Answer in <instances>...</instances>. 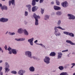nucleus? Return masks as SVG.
I'll return each mask as SVG.
<instances>
[{
	"label": "nucleus",
	"instance_id": "f257e3e1",
	"mask_svg": "<svg viewBox=\"0 0 75 75\" xmlns=\"http://www.w3.org/2000/svg\"><path fill=\"white\" fill-rule=\"evenodd\" d=\"M33 17L35 18V24L36 25H38V18H40V17L39 16H37L35 13H34L33 14Z\"/></svg>",
	"mask_w": 75,
	"mask_h": 75
},
{
	"label": "nucleus",
	"instance_id": "f03ea898",
	"mask_svg": "<svg viewBox=\"0 0 75 75\" xmlns=\"http://www.w3.org/2000/svg\"><path fill=\"white\" fill-rule=\"evenodd\" d=\"M68 16L69 17V20H74L75 19V17L74 16L71 14H68Z\"/></svg>",
	"mask_w": 75,
	"mask_h": 75
},
{
	"label": "nucleus",
	"instance_id": "7ed1b4c3",
	"mask_svg": "<svg viewBox=\"0 0 75 75\" xmlns=\"http://www.w3.org/2000/svg\"><path fill=\"white\" fill-rule=\"evenodd\" d=\"M50 58L48 57H45V59H44V61L47 64H49L50 63Z\"/></svg>",
	"mask_w": 75,
	"mask_h": 75
},
{
	"label": "nucleus",
	"instance_id": "20e7f679",
	"mask_svg": "<svg viewBox=\"0 0 75 75\" xmlns=\"http://www.w3.org/2000/svg\"><path fill=\"white\" fill-rule=\"evenodd\" d=\"M5 64V72H6L7 71L8 72L10 71V69H8V68H9V65H8L7 63H6Z\"/></svg>",
	"mask_w": 75,
	"mask_h": 75
},
{
	"label": "nucleus",
	"instance_id": "39448f33",
	"mask_svg": "<svg viewBox=\"0 0 75 75\" xmlns=\"http://www.w3.org/2000/svg\"><path fill=\"white\" fill-rule=\"evenodd\" d=\"M62 6L63 7H67L68 6V3L67 1L64 2L62 3Z\"/></svg>",
	"mask_w": 75,
	"mask_h": 75
},
{
	"label": "nucleus",
	"instance_id": "423d86ee",
	"mask_svg": "<svg viewBox=\"0 0 75 75\" xmlns=\"http://www.w3.org/2000/svg\"><path fill=\"white\" fill-rule=\"evenodd\" d=\"M25 54L26 55H28L29 57H30V58H31V52L29 51H27L25 52Z\"/></svg>",
	"mask_w": 75,
	"mask_h": 75
},
{
	"label": "nucleus",
	"instance_id": "0eeeda50",
	"mask_svg": "<svg viewBox=\"0 0 75 75\" xmlns=\"http://www.w3.org/2000/svg\"><path fill=\"white\" fill-rule=\"evenodd\" d=\"M57 28H59V29H61V30H65V29H63L61 28V27L60 26H59L58 27H55L54 28V30H55V32L56 33H57V32L58 31V29H57Z\"/></svg>",
	"mask_w": 75,
	"mask_h": 75
},
{
	"label": "nucleus",
	"instance_id": "6e6552de",
	"mask_svg": "<svg viewBox=\"0 0 75 75\" xmlns=\"http://www.w3.org/2000/svg\"><path fill=\"white\" fill-rule=\"evenodd\" d=\"M33 40H34V38H32L31 39H29L28 40V42H30V44L31 45H33Z\"/></svg>",
	"mask_w": 75,
	"mask_h": 75
},
{
	"label": "nucleus",
	"instance_id": "1a4fd4ad",
	"mask_svg": "<svg viewBox=\"0 0 75 75\" xmlns=\"http://www.w3.org/2000/svg\"><path fill=\"white\" fill-rule=\"evenodd\" d=\"M8 21V19H6L4 18H1L0 19V21L1 22H6Z\"/></svg>",
	"mask_w": 75,
	"mask_h": 75
},
{
	"label": "nucleus",
	"instance_id": "9d476101",
	"mask_svg": "<svg viewBox=\"0 0 75 75\" xmlns=\"http://www.w3.org/2000/svg\"><path fill=\"white\" fill-rule=\"evenodd\" d=\"M12 3V5H14L15 4L14 0H11V1H9V5L10 6L11 4Z\"/></svg>",
	"mask_w": 75,
	"mask_h": 75
},
{
	"label": "nucleus",
	"instance_id": "9b49d317",
	"mask_svg": "<svg viewBox=\"0 0 75 75\" xmlns=\"http://www.w3.org/2000/svg\"><path fill=\"white\" fill-rule=\"evenodd\" d=\"M25 72V71H23L22 70H20L18 72V74L21 75H23V73Z\"/></svg>",
	"mask_w": 75,
	"mask_h": 75
},
{
	"label": "nucleus",
	"instance_id": "f8f14e48",
	"mask_svg": "<svg viewBox=\"0 0 75 75\" xmlns=\"http://www.w3.org/2000/svg\"><path fill=\"white\" fill-rule=\"evenodd\" d=\"M54 8L55 10H58L61 9V8L59 6H54Z\"/></svg>",
	"mask_w": 75,
	"mask_h": 75
},
{
	"label": "nucleus",
	"instance_id": "ddd939ff",
	"mask_svg": "<svg viewBox=\"0 0 75 75\" xmlns=\"http://www.w3.org/2000/svg\"><path fill=\"white\" fill-rule=\"evenodd\" d=\"M38 8V7L37 6H33L32 8V11L33 12H34V11H36L37 10Z\"/></svg>",
	"mask_w": 75,
	"mask_h": 75
},
{
	"label": "nucleus",
	"instance_id": "4468645a",
	"mask_svg": "<svg viewBox=\"0 0 75 75\" xmlns=\"http://www.w3.org/2000/svg\"><path fill=\"white\" fill-rule=\"evenodd\" d=\"M58 59L61 58L62 57V54L61 52H59L58 53Z\"/></svg>",
	"mask_w": 75,
	"mask_h": 75
},
{
	"label": "nucleus",
	"instance_id": "2eb2a0df",
	"mask_svg": "<svg viewBox=\"0 0 75 75\" xmlns=\"http://www.w3.org/2000/svg\"><path fill=\"white\" fill-rule=\"evenodd\" d=\"M26 7H27L28 8V10L30 11H31V5H26Z\"/></svg>",
	"mask_w": 75,
	"mask_h": 75
},
{
	"label": "nucleus",
	"instance_id": "dca6fc26",
	"mask_svg": "<svg viewBox=\"0 0 75 75\" xmlns=\"http://www.w3.org/2000/svg\"><path fill=\"white\" fill-rule=\"evenodd\" d=\"M15 40L18 41H24L25 40V38H20V39H15Z\"/></svg>",
	"mask_w": 75,
	"mask_h": 75
},
{
	"label": "nucleus",
	"instance_id": "f3484780",
	"mask_svg": "<svg viewBox=\"0 0 75 75\" xmlns=\"http://www.w3.org/2000/svg\"><path fill=\"white\" fill-rule=\"evenodd\" d=\"M23 31V30L21 28L18 30V32L19 34H21Z\"/></svg>",
	"mask_w": 75,
	"mask_h": 75
},
{
	"label": "nucleus",
	"instance_id": "a211bd4d",
	"mask_svg": "<svg viewBox=\"0 0 75 75\" xmlns=\"http://www.w3.org/2000/svg\"><path fill=\"white\" fill-rule=\"evenodd\" d=\"M34 67H31L29 68V70L31 72H34Z\"/></svg>",
	"mask_w": 75,
	"mask_h": 75
},
{
	"label": "nucleus",
	"instance_id": "6ab92c4d",
	"mask_svg": "<svg viewBox=\"0 0 75 75\" xmlns=\"http://www.w3.org/2000/svg\"><path fill=\"white\" fill-rule=\"evenodd\" d=\"M12 52L13 54H17V50L16 49H12Z\"/></svg>",
	"mask_w": 75,
	"mask_h": 75
},
{
	"label": "nucleus",
	"instance_id": "aec40b11",
	"mask_svg": "<svg viewBox=\"0 0 75 75\" xmlns=\"http://www.w3.org/2000/svg\"><path fill=\"white\" fill-rule=\"evenodd\" d=\"M56 55V54L54 52H52L50 54V56H52V57H54V56H55Z\"/></svg>",
	"mask_w": 75,
	"mask_h": 75
},
{
	"label": "nucleus",
	"instance_id": "412c9836",
	"mask_svg": "<svg viewBox=\"0 0 75 75\" xmlns=\"http://www.w3.org/2000/svg\"><path fill=\"white\" fill-rule=\"evenodd\" d=\"M1 8L2 10L3 9H4V10H7V7L6 6H3L1 7Z\"/></svg>",
	"mask_w": 75,
	"mask_h": 75
},
{
	"label": "nucleus",
	"instance_id": "4be33fe9",
	"mask_svg": "<svg viewBox=\"0 0 75 75\" xmlns=\"http://www.w3.org/2000/svg\"><path fill=\"white\" fill-rule=\"evenodd\" d=\"M36 1L35 0H33L32 4L33 6H34L35 5Z\"/></svg>",
	"mask_w": 75,
	"mask_h": 75
},
{
	"label": "nucleus",
	"instance_id": "5701e85b",
	"mask_svg": "<svg viewBox=\"0 0 75 75\" xmlns=\"http://www.w3.org/2000/svg\"><path fill=\"white\" fill-rule=\"evenodd\" d=\"M24 32V34L25 35H28V33L26 30H24L23 31Z\"/></svg>",
	"mask_w": 75,
	"mask_h": 75
},
{
	"label": "nucleus",
	"instance_id": "b1692460",
	"mask_svg": "<svg viewBox=\"0 0 75 75\" xmlns=\"http://www.w3.org/2000/svg\"><path fill=\"white\" fill-rule=\"evenodd\" d=\"M56 14L59 16H60L62 14V13L60 11H57L56 13Z\"/></svg>",
	"mask_w": 75,
	"mask_h": 75
},
{
	"label": "nucleus",
	"instance_id": "393cba45",
	"mask_svg": "<svg viewBox=\"0 0 75 75\" xmlns=\"http://www.w3.org/2000/svg\"><path fill=\"white\" fill-rule=\"evenodd\" d=\"M60 75H68V74L67 72H63L61 73Z\"/></svg>",
	"mask_w": 75,
	"mask_h": 75
},
{
	"label": "nucleus",
	"instance_id": "a878e982",
	"mask_svg": "<svg viewBox=\"0 0 75 75\" xmlns=\"http://www.w3.org/2000/svg\"><path fill=\"white\" fill-rule=\"evenodd\" d=\"M45 20H48V19H49V16L47 15H45Z\"/></svg>",
	"mask_w": 75,
	"mask_h": 75
},
{
	"label": "nucleus",
	"instance_id": "bb28decb",
	"mask_svg": "<svg viewBox=\"0 0 75 75\" xmlns=\"http://www.w3.org/2000/svg\"><path fill=\"white\" fill-rule=\"evenodd\" d=\"M41 13L42 14H43V13H44V8H41Z\"/></svg>",
	"mask_w": 75,
	"mask_h": 75
},
{
	"label": "nucleus",
	"instance_id": "cd10ccee",
	"mask_svg": "<svg viewBox=\"0 0 75 75\" xmlns=\"http://www.w3.org/2000/svg\"><path fill=\"white\" fill-rule=\"evenodd\" d=\"M69 35L71 36V37H74V34L72 33H69Z\"/></svg>",
	"mask_w": 75,
	"mask_h": 75
},
{
	"label": "nucleus",
	"instance_id": "c85d7f7f",
	"mask_svg": "<svg viewBox=\"0 0 75 75\" xmlns=\"http://www.w3.org/2000/svg\"><path fill=\"white\" fill-rule=\"evenodd\" d=\"M59 69L61 70H63L64 69V67L62 66H59Z\"/></svg>",
	"mask_w": 75,
	"mask_h": 75
},
{
	"label": "nucleus",
	"instance_id": "c756f323",
	"mask_svg": "<svg viewBox=\"0 0 75 75\" xmlns=\"http://www.w3.org/2000/svg\"><path fill=\"white\" fill-rule=\"evenodd\" d=\"M56 3L57 5L58 6H59V4H60V2H59V1L57 0H56Z\"/></svg>",
	"mask_w": 75,
	"mask_h": 75
},
{
	"label": "nucleus",
	"instance_id": "7c9ffc66",
	"mask_svg": "<svg viewBox=\"0 0 75 75\" xmlns=\"http://www.w3.org/2000/svg\"><path fill=\"white\" fill-rule=\"evenodd\" d=\"M63 33L64 34H66V35H69V33L68 32L65 31V32H64Z\"/></svg>",
	"mask_w": 75,
	"mask_h": 75
},
{
	"label": "nucleus",
	"instance_id": "2f4dec72",
	"mask_svg": "<svg viewBox=\"0 0 75 75\" xmlns=\"http://www.w3.org/2000/svg\"><path fill=\"white\" fill-rule=\"evenodd\" d=\"M9 35H14V34H15V33H11V32H9Z\"/></svg>",
	"mask_w": 75,
	"mask_h": 75
},
{
	"label": "nucleus",
	"instance_id": "473e14b6",
	"mask_svg": "<svg viewBox=\"0 0 75 75\" xmlns=\"http://www.w3.org/2000/svg\"><path fill=\"white\" fill-rule=\"evenodd\" d=\"M11 73H12V74H17V72L15 71H12Z\"/></svg>",
	"mask_w": 75,
	"mask_h": 75
},
{
	"label": "nucleus",
	"instance_id": "72a5a7b5",
	"mask_svg": "<svg viewBox=\"0 0 75 75\" xmlns=\"http://www.w3.org/2000/svg\"><path fill=\"white\" fill-rule=\"evenodd\" d=\"M25 16H27L28 15V12H27L26 11H25Z\"/></svg>",
	"mask_w": 75,
	"mask_h": 75
},
{
	"label": "nucleus",
	"instance_id": "f704fd0d",
	"mask_svg": "<svg viewBox=\"0 0 75 75\" xmlns=\"http://www.w3.org/2000/svg\"><path fill=\"white\" fill-rule=\"evenodd\" d=\"M68 50H66L62 51V52H68Z\"/></svg>",
	"mask_w": 75,
	"mask_h": 75
},
{
	"label": "nucleus",
	"instance_id": "c9c22d12",
	"mask_svg": "<svg viewBox=\"0 0 75 75\" xmlns=\"http://www.w3.org/2000/svg\"><path fill=\"white\" fill-rule=\"evenodd\" d=\"M55 35L56 36H59V35H61V34H60L59 33L57 34H56Z\"/></svg>",
	"mask_w": 75,
	"mask_h": 75
},
{
	"label": "nucleus",
	"instance_id": "e433bc0d",
	"mask_svg": "<svg viewBox=\"0 0 75 75\" xmlns=\"http://www.w3.org/2000/svg\"><path fill=\"white\" fill-rule=\"evenodd\" d=\"M8 50L9 51H11V48L9 47V48L8 49Z\"/></svg>",
	"mask_w": 75,
	"mask_h": 75
},
{
	"label": "nucleus",
	"instance_id": "4c0bfd02",
	"mask_svg": "<svg viewBox=\"0 0 75 75\" xmlns=\"http://www.w3.org/2000/svg\"><path fill=\"white\" fill-rule=\"evenodd\" d=\"M71 65H73L71 67V68H73V67H74V66H75V63H72L71 64Z\"/></svg>",
	"mask_w": 75,
	"mask_h": 75
},
{
	"label": "nucleus",
	"instance_id": "58836bf2",
	"mask_svg": "<svg viewBox=\"0 0 75 75\" xmlns=\"http://www.w3.org/2000/svg\"><path fill=\"white\" fill-rule=\"evenodd\" d=\"M44 1V0H40V3H42Z\"/></svg>",
	"mask_w": 75,
	"mask_h": 75
},
{
	"label": "nucleus",
	"instance_id": "ea45409f",
	"mask_svg": "<svg viewBox=\"0 0 75 75\" xmlns=\"http://www.w3.org/2000/svg\"><path fill=\"white\" fill-rule=\"evenodd\" d=\"M61 24V21H59L58 22V24Z\"/></svg>",
	"mask_w": 75,
	"mask_h": 75
},
{
	"label": "nucleus",
	"instance_id": "a19ab883",
	"mask_svg": "<svg viewBox=\"0 0 75 75\" xmlns=\"http://www.w3.org/2000/svg\"><path fill=\"white\" fill-rule=\"evenodd\" d=\"M4 48L6 50H7V46L6 45L5 47H4Z\"/></svg>",
	"mask_w": 75,
	"mask_h": 75
},
{
	"label": "nucleus",
	"instance_id": "79ce46f5",
	"mask_svg": "<svg viewBox=\"0 0 75 75\" xmlns=\"http://www.w3.org/2000/svg\"><path fill=\"white\" fill-rule=\"evenodd\" d=\"M1 70H2V67H0V72H1Z\"/></svg>",
	"mask_w": 75,
	"mask_h": 75
},
{
	"label": "nucleus",
	"instance_id": "37998d69",
	"mask_svg": "<svg viewBox=\"0 0 75 75\" xmlns=\"http://www.w3.org/2000/svg\"><path fill=\"white\" fill-rule=\"evenodd\" d=\"M12 53V52H11V51H9V54H11Z\"/></svg>",
	"mask_w": 75,
	"mask_h": 75
},
{
	"label": "nucleus",
	"instance_id": "c03bdc74",
	"mask_svg": "<svg viewBox=\"0 0 75 75\" xmlns=\"http://www.w3.org/2000/svg\"><path fill=\"white\" fill-rule=\"evenodd\" d=\"M32 57L33 58V59H37L36 57Z\"/></svg>",
	"mask_w": 75,
	"mask_h": 75
},
{
	"label": "nucleus",
	"instance_id": "a18cd8bd",
	"mask_svg": "<svg viewBox=\"0 0 75 75\" xmlns=\"http://www.w3.org/2000/svg\"><path fill=\"white\" fill-rule=\"evenodd\" d=\"M38 42V40H36L35 42H35V43H36V42Z\"/></svg>",
	"mask_w": 75,
	"mask_h": 75
},
{
	"label": "nucleus",
	"instance_id": "49530a36",
	"mask_svg": "<svg viewBox=\"0 0 75 75\" xmlns=\"http://www.w3.org/2000/svg\"><path fill=\"white\" fill-rule=\"evenodd\" d=\"M0 75H3V72H1Z\"/></svg>",
	"mask_w": 75,
	"mask_h": 75
},
{
	"label": "nucleus",
	"instance_id": "de8ad7c7",
	"mask_svg": "<svg viewBox=\"0 0 75 75\" xmlns=\"http://www.w3.org/2000/svg\"><path fill=\"white\" fill-rule=\"evenodd\" d=\"M35 0V1H36V2H38L39 1V0Z\"/></svg>",
	"mask_w": 75,
	"mask_h": 75
},
{
	"label": "nucleus",
	"instance_id": "09e8293b",
	"mask_svg": "<svg viewBox=\"0 0 75 75\" xmlns=\"http://www.w3.org/2000/svg\"><path fill=\"white\" fill-rule=\"evenodd\" d=\"M3 62V61L2 60H0V63H1Z\"/></svg>",
	"mask_w": 75,
	"mask_h": 75
},
{
	"label": "nucleus",
	"instance_id": "8fccbe9b",
	"mask_svg": "<svg viewBox=\"0 0 75 75\" xmlns=\"http://www.w3.org/2000/svg\"><path fill=\"white\" fill-rule=\"evenodd\" d=\"M1 6H2V5L1 4H0V7H1Z\"/></svg>",
	"mask_w": 75,
	"mask_h": 75
},
{
	"label": "nucleus",
	"instance_id": "3c124183",
	"mask_svg": "<svg viewBox=\"0 0 75 75\" xmlns=\"http://www.w3.org/2000/svg\"><path fill=\"white\" fill-rule=\"evenodd\" d=\"M51 3L52 4H54V2L52 1L51 2Z\"/></svg>",
	"mask_w": 75,
	"mask_h": 75
},
{
	"label": "nucleus",
	"instance_id": "603ef678",
	"mask_svg": "<svg viewBox=\"0 0 75 75\" xmlns=\"http://www.w3.org/2000/svg\"><path fill=\"white\" fill-rule=\"evenodd\" d=\"M1 50H2L1 48V47H0V51H1Z\"/></svg>",
	"mask_w": 75,
	"mask_h": 75
},
{
	"label": "nucleus",
	"instance_id": "864d4df0",
	"mask_svg": "<svg viewBox=\"0 0 75 75\" xmlns=\"http://www.w3.org/2000/svg\"><path fill=\"white\" fill-rule=\"evenodd\" d=\"M42 47H45V46L44 45H42Z\"/></svg>",
	"mask_w": 75,
	"mask_h": 75
},
{
	"label": "nucleus",
	"instance_id": "5fc2aeb1",
	"mask_svg": "<svg viewBox=\"0 0 75 75\" xmlns=\"http://www.w3.org/2000/svg\"><path fill=\"white\" fill-rule=\"evenodd\" d=\"M7 33H8V31H7L6 32V34H7Z\"/></svg>",
	"mask_w": 75,
	"mask_h": 75
},
{
	"label": "nucleus",
	"instance_id": "6e6d98bb",
	"mask_svg": "<svg viewBox=\"0 0 75 75\" xmlns=\"http://www.w3.org/2000/svg\"><path fill=\"white\" fill-rule=\"evenodd\" d=\"M40 45H42V44H40Z\"/></svg>",
	"mask_w": 75,
	"mask_h": 75
},
{
	"label": "nucleus",
	"instance_id": "4d7b16f0",
	"mask_svg": "<svg viewBox=\"0 0 75 75\" xmlns=\"http://www.w3.org/2000/svg\"><path fill=\"white\" fill-rule=\"evenodd\" d=\"M56 71L55 70H54L53 71V72H55Z\"/></svg>",
	"mask_w": 75,
	"mask_h": 75
},
{
	"label": "nucleus",
	"instance_id": "13d9d810",
	"mask_svg": "<svg viewBox=\"0 0 75 75\" xmlns=\"http://www.w3.org/2000/svg\"><path fill=\"white\" fill-rule=\"evenodd\" d=\"M73 75H75V73L73 74Z\"/></svg>",
	"mask_w": 75,
	"mask_h": 75
},
{
	"label": "nucleus",
	"instance_id": "bf43d9fd",
	"mask_svg": "<svg viewBox=\"0 0 75 75\" xmlns=\"http://www.w3.org/2000/svg\"><path fill=\"white\" fill-rule=\"evenodd\" d=\"M72 54H75V53H73Z\"/></svg>",
	"mask_w": 75,
	"mask_h": 75
},
{
	"label": "nucleus",
	"instance_id": "052dcab7",
	"mask_svg": "<svg viewBox=\"0 0 75 75\" xmlns=\"http://www.w3.org/2000/svg\"><path fill=\"white\" fill-rule=\"evenodd\" d=\"M2 0L3 1H5V0Z\"/></svg>",
	"mask_w": 75,
	"mask_h": 75
},
{
	"label": "nucleus",
	"instance_id": "680f3d73",
	"mask_svg": "<svg viewBox=\"0 0 75 75\" xmlns=\"http://www.w3.org/2000/svg\"><path fill=\"white\" fill-rule=\"evenodd\" d=\"M2 52H3V51H2Z\"/></svg>",
	"mask_w": 75,
	"mask_h": 75
},
{
	"label": "nucleus",
	"instance_id": "e2e57ef3",
	"mask_svg": "<svg viewBox=\"0 0 75 75\" xmlns=\"http://www.w3.org/2000/svg\"><path fill=\"white\" fill-rule=\"evenodd\" d=\"M6 75H7V74H6Z\"/></svg>",
	"mask_w": 75,
	"mask_h": 75
}]
</instances>
